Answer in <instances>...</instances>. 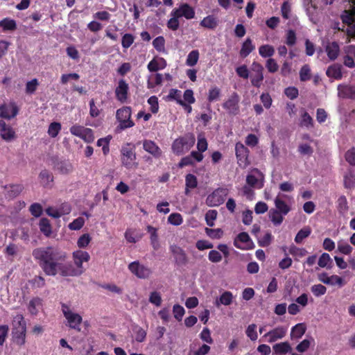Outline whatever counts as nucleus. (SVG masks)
<instances>
[{
    "instance_id": "21",
    "label": "nucleus",
    "mask_w": 355,
    "mask_h": 355,
    "mask_svg": "<svg viewBox=\"0 0 355 355\" xmlns=\"http://www.w3.org/2000/svg\"><path fill=\"white\" fill-rule=\"evenodd\" d=\"M167 63L164 58L159 56H155L148 64L147 68L150 72H156L159 70H163L166 67Z\"/></svg>"
},
{
    "instance_id": "22",
    "label": "nucleus",
    "mask_w": 355,
    "mask_h": 355,
    "mask_svg": "<svg viewBox=\"0 0 355 355\" xmlns=\"http://www.w3.org/2000/svg\"><path fill=\"white\" fill-rule=\"evenodd\" d=\"M239 96L234 93L224 103L223 107L231 114H236L239 109Z\"/></svg>"
},
{
    "instance_id": "5",
    "label": "nucleus",
    "mask_w": 355,
    "mask_h": 355,
    "mask_svg": "<svg viewBox=\"0 0 355 355\" xmlns=\"http://www.w3.org/2000/svg\"><path fill=\"white\" fill-rule=\"evenodd\" d=\"M348 1L349 6L343 12L341 19L344 24L348 25L346 31L347 36L355 38V0Z\"/></svg>"
},
{
    "instance_id": "6",
    "label": "nucleus",
    "mask_w": 355,
    "mask_h": 355,
    "mask_svg": "<svg viewBox=\"0 0 355 355\" xmlns=\"http://www.w3.org/2000/svg\"><path fill=\"white\" fill-rule=\"evenodd\" d=\"M121 155L123 166L130 168L135 165L137 157L135 145L131 143H127L122 146L121 148Z\"/></svg>"
},
{
    "instance_id": "16",
    "label": "nucleus",
    "mask_w": 355,
    "mask_h": 355,
    "mask_svg": "<svg viewBox=\"0 0 355 355\" xmlns=\"http://www.w3.org/2000/svg\"><path fill=\"white\" fill-rule=\"evenodd\" d=\"M234 245L241 250H251L254 247V243L246 232L240 233L234 239Z\"/></svg>"
},
{
    "instance_id": "35",
    "label": "nucleus",
    "mask_w": 355,
    "mask_h": 355,
    "mask_svg": "<svg viewBox=\"0 0 355 355\" xmlns=\"http://www.w3.org/2000/svg\"><path fill=\"white\" fill-rule=\"evenodd\" d=\"M327 75L329 78L334 79H340L342 78L341 66L339 64H333L328 67Z\"/></svg>"
},
{
    "instance_id": "25",
    "label": "nucleus",
    "mask_w": 355,
    "mask_h": 355,
    "mask_svg": "<svg viewBox=\"0 0 355 355\" xmlns=\"http://www.w3.org/2000/svg\"><path fill=\"white\" fill-rule=\"evenodd\" d=\"M234 298V295L230 291H224L216 299L214 304L217 307H219L220 305L230 306L232 303Z\"/></svg>"
},
{
    "instance_id": "42",
    "label": "nucleus",
    "mask_w": 355,
    "mask_h": 355,
    "mask_svg": "<svg viewBox=\"0 0 355 355\" xmlns=\"http://www.w3.org/2000/svg\"><path fill=\"white\" fill-rule=\"evenodd\" d=\"M92 241V236L88 233L82 234L77 240L76 244L78 250L86 248Z\"/></svg>"
},
{
    "instance_id": "20",
    "label": "nucleus",
    "mask_w": 355,
    "mask_h": 355,
    "mask_svg": "<svg viewBox=\"0 0 355 355\" xmlns=\"http://www.w3.org/2000/svg\"><path fill=\"white\" fill-rule=\"evenodd\" d=\"M142 145L144 150L153 157L159 158L162 156L161 148L153 141L146 139L143 141Z\"/></svg>"
},
{
    "instance_id": "2",
    "label": "nucleus",
    "mask_w": 355,
    "mask_h": 355,
    "mask_svg": "<svg viewBox=\"0 0 355 355\" xmlns=\"http://www.w3.org/2000/svg\"><path fill=\"white\" fill-rule=\"evenodd\" d=\"M71 256L73 263L62 261L61 268V276L62 277L80 276L85 271L83 263H87L90 259L89 254L83 250H74Z\"/></svg>"
},
{
    "instance_id": "26",
    "label": "nucleus",
    "mask_w": 355,
    "mask_h": 355,
    "mask_svg": "<svg viewBox=\"0 0 355 355\" xmlns=\"http://www.w3.org/2000/svg\"><path fill=\"white\" fill-rule=\"evenodd\" d=\"M306 326L304 323H298L293 326L291 329V339L298 340L305 334Z\"/></svg>"
},
{
    "instance_id": "4",
    "label": "nucleus",
    "mask_w": 355,
    "mask_h": 355,
    "mask_svg": "<svg viewBox=\"0 0 355 355\" xmlns=\"http://www.w3.org/2000/svg\"><path fill=\"white\" fill-rule=\"evenodd\" d=\"M196 138L191 133L177 138L172 144V150L177 155H181L187 153L194 145Z\"/></svg>"
},
{
    "instance_id": "45",
    "label": "nucleus",
    "mask_w": 355,
    "mask_h": 355,
    "mask_svg": "<svg viewBox=\"0 0 355 355\" xmlns=\"http://www.w3.org/2000/svg\"><path fill=\"white\" fill-rule=\"evenodd\" d=\"M62 126L59 122L51 123L48 128V135L51 138L56 137L61 130Z\"/></svg>"
},
{
    "instance_id": "10",
    "label": "nucleus",
    "mask_w": 355,
    "mask_h": 355,
    "mask_svg": "<svg viewBox=\"0 0 355 355\" xmlns=\"http://www.w3.org/2000/svg\"><path fill=\"white\" fill-rule=\"evenodd\" d=\"M128 269L132 275L139 279H147L151 275V270L137 261L129 263Z\"/></svg>"
},
{
    "instance_id": "23",
    "label": "nucleus",
    "mask_w": 355,
    "mask_h": 355,
    "mask_svg": "<svg viewBox=\"0 0 355 355\" xmlns=\"http://www.w3.org/2000/svg\"><path fill=\"white\" fill-rule=\"evenodd\" d=\"M170 249L178 264H184L187 262L186 253L180 247L173 245Z\"/></svg>"
},
{
    "instance_id": "34",
    "label": "nucleus",
    "mask_w": 355,
    "mask_h": 355,
    "mask_svg": "<svg viewBox=\"0 0 355 355\" xmlns=\"http://www.w3.org/2000/svg\"><path fill=\"white\" fill-rule=\"evenodd\" d=\"M254 49L255 46L252 44V40L247 38L242 44L240 55L242 58H246Z\"/></svg>"
},
{
    "instance_id": "41",
    "label": "nucleus",
    "mask_w": 355,
    "mask_h": 355,
    "mask_svg": "<svg viewBox=\"0 0 355 355\" xmlns=\"http://www.w3.org/2000/svg\"><path fill=\"white\" fill-rule=\"evenodd\" d=\"M125 239L128 243H135L141 239V235H138L134 229H127L125 232Z\"/></svg>"
},
{
    "instance_id": "17",
    "label": "nucleus",
    "mask_w": 355,
    "mask_h": 355,
    "mask_svg": "<svg viewBox=\"0 0 355 355\" xmlns=\"http://www.w3.org/2000/svg\"><path fill=\"white\" fill-rule=\"evenodd\" d=\"M172 12L179 19L184 17L187 19H191L195 17L194 9L187 3L180 4L178 8L173 9Z\"/></svg>"
},
{
    "instance_id": "44",
    "label": "nucleus",
    "mask_w": 355,
    "mask_h": 355,
    "mask_svg": "<svg viewBox=\"0 0 355 355\" xmlns=\"http://www.w3.org/2000/svg\"><path fill=\"white\" fill-rule=\"evenodd\" d=\"M153 47L159 53H166L165 48V39L162 36H158L153 41Z\"/></svg>"
},
{
    "instance_id": "13",
    "label": "nucleus",
    "mask_w": 355,
    "mask_h": 355,
    "mask_svg": "<svg viewBox=\"0 0 355 355\" xmlns=\"http://www.w3.org/2000/svg\"><path fill=\"white\" fill-rule=\"evenodd\" d=\"M226 195L227 191L225 189H218L207 196L206 203L209 207L219 206L223 203Z\"/></svg>"
},
{
    "instance_id": "24",
    "label": "nucleus",
    "mask_w": 355,
    "mask_h": 355,
    "mask_svg": "<svg viewBox=\"0 0 355 355\" xmlns=\"http://www.w3.org/2000/svg\"><path fill=\"white\" fill-rule=\"evenodd\" d=\"M272 350L275 355H285L291 352L292 347L288 342L285 341L275 344Z\"/></svg>"
},
{
    "instance_id": "54",
    "label": "nucleus",
    "mask_w": 355,
    "mask_h": 355,
    "mask_svg": "<svg viewBox=\"0 0 355 355\" xmlns=\"http://www.w3.org/2000/svg\"><path fill=\"white\" fill-rule=\"evenodd\" d=\"M167 99L170 101H175L178 104H180L183 101L182 99L181 92L176 89H171L169 91Z\"/></svg>"
},
{
    "instance_id": "39",
    "label": "nucleus",
    "mask_w": 355,
    "mask_h": 355,
    "mask_svg": "<svg viewBox=\"0 0 355 355\" xmlns=\"http://www.w3.org/2000/svg\"><path fill=\"white\" fill-rule=\"evenodd\" d=\"M198 185L196 177L193 174H188L185 178V193H189V189H195Z\"/></svg>"
},
{
    "instance_id": "57",
    "label": "nucleus",
    "mask_w": 355,
    "mask_h": 355,
    "mask_svg": "<svg viewBox=\"0 0 355 355\" xmlns=\"http://www.w3.org/2000/svg\"><path fill=\"white\" fill-rule=\"evenodd\" d=\"M180 26V21L179 18L176 17L175 15L173 14V12H171V18L167 21V27L172 30V31H176L178 29Z\"/></svg>"
},
{
    "instance_id": "52",
    "label": "nucleus",
    "mask_w": 355,
    "mask_h": 355,
    "mask_svg": "<svg viewBox=\"0 0 355 355\" xmlns=\"http://www.w3.org/2000/svg\"><path fill=\"white\" fill-rule=\"evenodd\" d=\"M56 168L62 174H68L73 171V165L68 162H61L58 164Z\"/></svg>"
},
{
    "instance_id": "50",
    "label": "nucleus",
    "mask_w": 355,
    "mask_h": 355,
    "mask_svg": "<svg viewBox=\"0 0 355 355\" xmlns=\"http://www.w3.org/2000/svg\"><path fill=\"white\" fill-rule=\"evenodd\" d=\"M313 342L314 340L312 338L304 339L296 346V350L300 353L305 352L309 349Z\"/></svg>"
},
{
    "instance_id": "47",
    "label": "nucleus",
    "mask_w": 355,
    "mask_h": 355,
    "mask_svg": "<svg viewBox=\"0 0 355 355\" xmlns=\"http://www.w3.org/2000/svg\"><path fill=\"white\" fill-rule=\"evenodd\" d=\"M275 53V49L269 44H264L259 48V53L263 58L271 57Z\"/></svg>"
},
{
    "instance_id": "32",
    "label": "nucleus",
    "mask_w": 355,
    "mask_h": 355,
    "mask_svg": "<svg viewBox=\"0 0 355 355\" xmlns=\"http://www.w3.org/2000/svg\"><path fill=\"white\" fill-rule=\"evenodd\" d=\"M13 342L18 346H24L26 343V330L12 331Z\"/></svg>"
},
{
    "instance_id": "29",
    "label": "nucleus",
    "mask_w": 355,
    "mask_h": 355,
    "mask_svg": "<svg viewBox=\"0 0 355 355\" xmlns=\"http://www.w3.org/2000/svg\"><path fill=\"white\" fill-rule=\"evenodd\" d=\"M338 96L342 98H355V87L348 85H339L338 87Z\"/></svg>"
},
{
    "instance_id": "18",
    "label": "nucleus",
    "mask_w": 355,
    "mask_h": 355,
    "mask_svg": "<svg viewBox=\"0 0 355 355\" xmlns=\"http://www.w3.org/2000/svg\"><path fill=\"white\" fill-rule=\"evenodd\" d=\"M251 70V83L252 85L259 87L263 80V67L261 64L254 62L252 64Z\"/></svg>"
},
{
    "instance_id": "37",
    "label": "nucleus",
    "mask_w": 355,
    "mask_h": 355,
    "mask_svg": "<svg viewBox=\"0 0 355 355\" xmlns=\"http://www.w3.org/2000/svg\"><path fill=\"white\" fill-rule=\"evenodd\" d=\"M338 251L345 255L350 254L353 251V248L345 240L340 239L337 243Z\"/></svg>"
},
{
    "instance_id": "15",
    "label": "nucleus",
    "mask_w": 355,
    "mask_h": 355,
    "mask_svg": "<svg viewBox=\"0 0 355 355\" xmlns=\"http://www.w3.org/2000/svg\"><path fill=\"white\" fill-rule=\"evenodd\" d=\"M235 151L239 165L242 168H245L248 166L249 150L248 148L242 143L238 142L235 146Z\"/></svg>"
},
{
    "instance_id": "12",
    "label": "nucleus",
    "mask_w": 355,
    "mask_h": 355,
    "mask_svg": "<svg viewBox=\"0 0 355 355\" xmlns=\"http://www.w3.org/2000/svg\"><path fill=\"white\" fill-rule=\"evenodd\" d=\"M19 112V107L15 102L0 105V117L6 119L15 118Z\"/></svg>"
},
{
    "instance_id": "7",
    "label": "nucleus",
    "mask_w": 355,
    "mask_h": 355,
    "mask_svg": "<svg viewBox=\"0 0 355 355\" xmlns=\"http://www.w3.org/2000/svg\"><path fill=\"white\" fill-rule=\"evenodd\" d=\"M132 110L130 107H123L116 112V119L119 123L118 128L121 130L132 128L135 123L131 119Z\"/></svg>"
},
{
    "instance_id": "63",
    "label": "nucleus",
    "mask_w": 355,
    "mask_h": 355,
    "mask_svg": "<svg viewBox=\"0 0 355 355\" xmlns=\"http://www.w3.org/2000/svg\"><path fill=\"white\" fill-rule=\"evenodd\" d=\"M311 291L315 297H320L324 295L327 292V288L322 284H315L311 286Z\"/></svg>"
},
{
    "instance_id": "14",
    "label": "nucleus",
    "mask_w": 355,
    "mask_h": 355,
    "mask_svg": "<svg viewBox=\"0 0 355 355\" xmlns=\"http://www.w3.org/2000/svg\"><path fill=\"white\" fill-rule=\"evenodd\" d=\"M0 136L6 142H10L17 139L15 130L3 120H0Z\"/></svg>"
},
{
    "instance_id": "58",
    "label": "nucleus",
    "mask_w": 355,
    "mask_h": 355,
    "mask_svg": "<svg viewBox=\"0 0 355 355\" xmlns=\"http://www.w3.org/2000/svg\"><path fill=\"white\" fill-rule=\"evenodd\" d=\"M85 223V220L83 218L78 217L70 223L68 227L71 230H79L83 227Z\"/></svg>"
},
{
    "instance_id": "40",
    "label": "nucleus",
    "mask_w": 355,
    "mask_h": 355,
    "mask_svg": "<svg viewBox=\"0 0 355 355\" xmlns=\"http://www.w3.org/2000/svg\"><path fill=\"white\" fill-rule=\"evenodd\" d=\"M318 263L320 268L330 269L332 267V259L329 254L324 252L320 257Z\"/></svg>"
},
{
    "instance_id": "31",
    "label": "nucleus",
    "mask_w": 355,
    "mask_h": 355,
    "mask_svg": "<svg viewBox=\"0 0 355 355\" xmlns=\"http://www.w3.org/2000/svg\"><path fill=\"white\" fill-rule=\"evenodd\" d=\"M26 330V322L22 314L16 315L12 321V331Z\"/></svg>"
},
{
    "instance_id": "11",
    "label": "nucleus",
    "mask_w": 355,
    "mask_h": 355,
    "mask_svg": "<svg viewBox=\"0 0 355 355\" xmlns=\"http://www.w3.org/2000/svg\"><path fill=\"white\" fill-rule=\"evenodd\" d=\"M246 182L254 189H261L263 187L264 175L258 169H253L247 175Z\"/></svg>"
},
{
    "instance_id": "62",
    "label": "nucleus",
    "mask_w": 355,
    "mask_h": 355,
    "mask_svg": "<svg viewBox=\"0 0 355 355\" xmlns=\"http://www.w3.org/2000/svg\"><path fill=\"white\" fill-rule=\"evenodd\" d=\"M289 253L293 257L301 258L307 254V251L304 248H300L295 245H292L289 248Z\"/></svg>"
},
{
    "instance_id": "59",
    "label": "nucleus",
    "mask_w": 355,
    "mask_h": 355,
    "mask_svg": "<svg viewBox=\"0 0 355 355\" xmlns=\"http://www.w3.org/2000/svg\"><path fill=\"white\" fill-rule=\"evenodd\" d=\"M220 96V89L217 87H212L208 92V101L213 102L219 99Z\"/></svg>"
},
{
    "instance_id": "49",
    "label": "nucleus",
    "mask_w": 355,
    "mask_h": 355,
    "mask_svg": "<svg viewBox=\"0 0 355 355\" xmlns=\"http://www.w3.org/2000/svg\"><path fill=\"white\" fill-rule=\"evenodd\" d=\"M338 210L342 215L345 214L349 209L347 200L345 196H341L338 198Z\"/></svg>"
},
{
    "instance_id": "3",
    "label": "nucleus",
    "mask_w": 355,
    "mask_h": 355,
    "mask_svg": "<svg viewBox=\"0 0 355 355\" xmlns=\"http://www.w3.org/2000/svg\"><path fill=\"white\" fill-rule=\"evenodd\" d=\"M60 306L62 313L66 321V325L70 329L80 331V325L83 322L82 315L75 311L69 304L61 303Z\"/></svg>"
},
{
    "instance_id": "9",
    "label": "nucleus",
    "mask_w": 355,
    "mask_h": 355,
    "mask_svg": "<svg viewBox=\"0 0 355 355\" xmlns=\"http://www.w3.org/2000/svg\"><path fill=\"white\" fill-rule=\"evenodd\" d=\"M287 331L286 327L279 325L266 333L262 338L265 342L273 343L283 339L286 336Z\"/></svg>"
},
{
    "instance_id": "46",
    "label": "nucleus",
    "mask_w": 355,
    "mask_h": 355,
    "mask_svg": "<svg viewBox=\"0 0 355 355\" xmlns=\"http://www.w3.org/2000/svg\"><path fill=\"white\" fill-rule=\"evenodd\" d=\"M199 60V51L198 50L191 51L187 55L186 64L189 67L195 66Z\"/></svg>"
},
{
    "instance_id": "60",
    "label": "nucleus",
    "mask_w": 355,
    "mask_h": 355,
    "mask_svg": "<svg viewBox=\"0 0 355 355\" xmlns=\"http://www.w3.org/2000/svg\"><path fill=\"white\" fill-rule=\"evenodd\" d=\"M247 336L252 341H255L258 338L257 332V325L254 324H250L246 329Z\"/></svg>"
},
{
    "instance_id": "48",
    "label": "nucleus",
    "mask_w": 355,
    "mask_h": 355,
    "mask_svg": "<svg viewBox=\"0 0 355 355\" xmlns=\"http://www.w3.org/2000/svg\"><path fill=\"white\" fill-rule=\"evenodd\" d=\"M311 233V230L309 227H305L300 230L295 237V241L297 243H301L303 240L307 238Z\"/></svg>"
},
{
    "instance_id": "27",
    "label": "nucleus",
    "mask_w": 355,
    "mask_h": 355,
    "mask_svg": "<svg viewBox=\"0 0 355 355\" xmlns=\"http://www.w3.org/2000/svg\"><path fill=\"white\" fill-rule=\"evenodd\" d=\"M325 51L329 60H334L339 55L340 47L337 42H332L327 44Z\"/></svg>"
},
{
    "instance_id": "19",
    "label": "nucleus",
    "mask_w": 355,
    "mask_h": 355,
    "mask_svg": "<svg viewBox=\"0 0 355 355\" xmlns=\"http://www.w3.org/2000/svg\"><path fill=\"white\" fill-rule=\"evenodd\" d=\"M128 84L123 79L120 80L114 90L117 101L121 103H126L128 99Z\"/></svg>"
},
{
    "instance_id": "55",
    "label": "nucleus",
    "mask_w": 355,
    "mask_h": 355,
    "mask_svg": "<svg viewBox=\"0 0 355 355\" xmlns=\"http://www.w3.org/2000/svg\"><path fill=\"white\" fill-rule=\"evenodd\" d=\"M0 26L6 31H13L16 28V22L14 19L5 18L0 21Z\"/></svg>"
},
{
    "instance_id": "53",
    "label": "nucleus",
    "mask_w": 355,
    "mask_h": 355,
    "mask_svg": "<svg viewBox=\"0 0 355 355\" xmlns=\"http://www.w3.org/2000/svg\"><path fill=\"white\" fill-rule=\"evenodd\" d=\"M133 332L136 341L139 343L144 341L146 337V331L142 327L136 326L133 329Z\"/></svg>"
},
{
    "instance_id": "1",
    "label": "nucleus",
    "mask_w": 355,
    "mask_h": 355,
    "mask_svg": "<svg viewBox=\"0 0 355 355\" xmlns=\"http://www.w3.org/2000/svg\"><path fill=\"white\" fill-rule=\"evenodd\" d=\"M33 256L47 275H61L62 261L67 259L65 252H60L52 247L40 248L33 251Z\"/></svg>"
},
{
    "instance_id": "61",
    "label": "nucleus",
    "mask_w": 355,
    "mask_h": 355,
    "mask_svg": "<svg viewBox=\"0 0 355 355\" xmlns=\"http://www.w3.org/2000/svg\"><path fill=\"white\" fill-rule=\"evenodd\" d=\"M41 183L44 185H49L53 181V176L47 171H42L39 175Z\"/></svg>"
},
{
    "instance_id": "30",
    "label": "nucleus",
    "mask_w": 355,
    "mask_h": 355,
    "mask_svg": "<svg viewBox=\"0 0 355 355\" xmlns=\"http://www.w3.org/2000/svg\"><path fill=\"white\" fill-rule=\"evenodd\" d=\"M163 75L159 73H152L148 76L147 87L153 89L156 86L161 85L163 82Z\"/></svg>"
},
{
    "instance_id": "28",
    "label": "nucleus",
    "mask_w": 355,
    "mask_h": 355,
    "mask_svg": "<svg viewBox=\"0 0 355 355\" xmlns=\"http://www.w3.org/2000/svg\"><path fill=\"white\" fill-rule=\"evenodd\" d=\"M42 306V300L40 297H35L31 300L28 304V313L32 315H36Z\"/></svg>"
},
{
    "instance_id": "56",
    "label": "nucleus",
    "mask_w": 355,
    "mask_h": 355,
    "mask_svg": "<svg viewBox=\"0 0 355 355\" xmlns=\"http://www.w3.org/2000/svg\"><path fill=\"white\" fill-rule=\"evenodd\" d=\"M168 223L173 225L178 226L183 223V218L179 213H173L168 216Z\"/></svg>"
},
{
    "instance_id": "33",
    "label": "nucleus",
    "mask_w": 355,
    "mask_h": 355,
    "mask_svg": "<svg viewBox=\"0 0 355 355\" xmlns=\"http://www.w3.org/2000/svg\"><path fill=\"white\" fill-rule=\"evenodd\" d=\"M146 230L150 234V243L153 248L155 250L158 249L159 247V243L158 241L157 229L151 225H148L146 227Z\"/></svg>"
},
{
    "instance_id": "51",
    "label": "nucleus",
    "mask_w": 355,
    "mask_h": 355,
    "mask_svg": "<svg viewBox=\"0 0 355 355\" xmlns=\"http://www.w3.org/2000/svg\"><path fill=\"white\" fill-rule=\"evenodd\" d=\"M40 231L46 236H49L51 234V226L48 219L42 218L40 221Z\"/></svg>"
},
{
    "instance_id": "64",
    "label": "nucleus",
    "mask_w": 355,
    "mask_h": 355,
    "mask_svg": "<svg viewBox=\"0 0 355 355\" xmlns=\"http://www.w3.org/2000/svg\"><path fill=\"white\" fill-rule=\"evenodd\" d=\"M39 85L37 79L33 78L26 84V92L29 94H33Z\"/></svg>"
},
{
    "instance_id": "38",
    "label": "nucleus",
    "mask_w": 355,
    "mask_h": 355,
    "mask_svg": "<svg viewBox=\"0 0 355 355\" xmlns=\"http://www.w3.org/2000/svg\"><path fill=\"white\" fill-rule=\"evenodd\" d=\"M275 205L277 208L276 210L282 213L283 215H286L291 210L289 206L279 198V195H278L275 199Z\"/></svg>"
},
{
    "instance_id": "8",
    "label": "nucleus",
    "mask_w": 355,
    "mask_h": 355,
    "mask_svg": "<svg viewBox=\"0 0 355 355\" xmlns=\"http://www.w3.org/2000/svg\"><path fill=\"white\" fill-rule=\"evenodd\" d=\"M70 133L83 139L85 143H92L95 137L94 131L79 124H74L69 128Z\"/></svg>"
},
{
    "instance_id": "43",
    "label": "nucleus",
    "mask_w": 355,
    "mask_h": 355,
    "mask_svg": "<svg viewBox=\"0 0 355 355\" xmlns=\"http://www.w3.org/2000/svg\"><path fill=\"white\" fill-rule=\"evenodd\" d=\"M269 218L276 225H279L284 220L283 214L276 209H271L269 212Z\"/></svg>"
},
{
    "instance_id": "36",
    "label": "nucleus",
    "mask_w": 355,
    "mask_h": 355,
    "mask_svg": "<svg viewBox=\"0 0 355 355\" xmlns=\"http://www.w3.org/2000/svg\"><path fill=\"white\" fill-rule=\"evenodd\" d=\"M200 24L204 28L214 29L218 26V20L214 15H208L203 18Z\"/></svg>"
}]
</instances>
